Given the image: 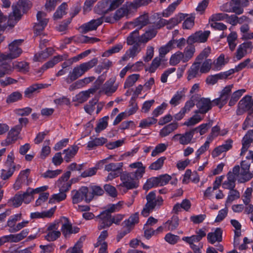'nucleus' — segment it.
Wrapping results in <instances>:
<instances>
[{"mask_svg":"<svg viewBox=\"0 0 253 253\" xmlns=\"http://www.w3.org/2000/svg\"><path fill=\"white\" fill-rule=\"evenodd\" d=\"M178 127L177 123H172L163 127L159 132V136L161 137H165L176 130Z\"/></svg>","mask_w":253,"mask_h":253,"instance_id":"bb28decb","label":"nucleus"},{"mask_svg":"<svg viewBox=\"0 0 253 253\" xmlns=\"http://www.w3.org/2000/svg\"><path fill=\"white\" fill-rule=\"evenodd\" d=\"M78 149L77 146L73 145L64 150V160L66 162L70 161L71 159L75 156Z\"/></svg>","mask_w":253,"mask_h":253,"instance_id":"a18cd8bd","label":"nucleus"},{"mask_svg":"<svg viewBox=\"0 0 253 253\" xmlns=\"http://www.w3.org/2000/svg\"><path fill=\"white\" fill-rule=\"evenodd\" d=\"M246 91L245 89H241L234 91L231 96V98L229 102V105L230 106L234 105Z\"/></svg>","mask_w":253,"mask_h":253,"instance_id":"603ef678","label":"nucleus"},{"mask_svg":"<svg viewBox=\"0 0 253 253\" xmlns=\"http://www.w3.org/2000/svg\"><path fill=\"white\" fill-rule=\"evenodd\" d=\"M98 222V228L101 230L111 226V214L104 211L95 217Z\"/></svg>","mask_w":253,"mask_h":253,"instance_id":"f8f14e48","label":"nucleus"},{"mask_svg":"<svg viewBox=\"0 0 253 253\" xmlns=\"http://www.w3.org/2000/svg\"><path fill=\"white\" fill-rule=\"evenodd\" d=\"M116 78L112 77L107 81L103 85L101 92L107 96H110L115 92L118 88V84H116Z\"/></svg>","mask_w":253,"mask_h":253,"instance_id":"f3484780","label":"nucleus"},{"mask_svg":"<svg viewBox=\"0 0 253 253\" xmlns=\"http://www.w3.org/2000/svg\"><path fill=\"white\" fill-rule=\"evenodd\" d=\"M182 0H177L170 4L167 8L163 11L162 15L164 17H168L171 15Z\"/></svg>","mask_w":253,"mask_h":253,"instance_id":"2f4dec72","label":"nucleus"},{"mask_svg":"<svg viewBox=\"0 0 253 253\" xmlns=\"http://www.w3.org/2000/svg\"><path fill=\"white\" fill-rule=\"evenodd\" d=\"M55 211V209L51 208L49 210L45 211L40 212H31L30 214V217L31 219H37V218H43L45 217H51Z\"/></svg>","mask_w":253,"mask_h":253,"instance_id":"c85d7f7f","label":"nucleus"},{"mask_svg":"<svg viewBox=\"0 0 253 253\" xmlns=\"http://www.w3.org/2000/svg\"><path fill=\"white\" fill-rule=\"evenodd\" d=\"M178 225L179 219L178 217L173 216L165 223V231H173L177 228Z\"/></svg>","mask_w":253,"mask_h":253,"instance_id":"7c9ffc66","label":"nucleus"},{"mask_svg":"<svg viewBox=\"0 0 253 253\" xmlns=\"http://www.w3.org/2000/svg\"><path fill=\"white\" fill-rule=\"evenodd\" d=\"M22 40H16L9 44V53L6 55H2L0 57L2 60L14 59L18 57L22 53V49L18 46L22 42Z\"/></svg>","mask_w":253,"mask_h":253,"instance_id":"423d86ee","label":"nucleus"},{"mask_svg":"<svg viewBox=\"0 0 253 253\" xmlns=\"http://www.w3.org/2000/svg\"><path fill=\"white\" fill-rule=\"evenodd\" d=\"M146 198L147 203L141 211V214L144 217L148 216L156 207L160 206L163 202L161 196L156 197L155 191L150 192Z\"/></svg>","mask_w":253,"mask_h":253,"instance_id":"f257e3e1","label":"nucleus"},{"mask_svg":"<svg viewBox=\"0 0 253 253\" xmlns=\"http://www.w3.org/2000/svg\"><path fill=\"white\" fill-rule=\"evenodd\" d=\"M194 130H190L183 133H177L174 135L172 138V140L177 141L182 145H187L195 142L194 138Z\"/></svg>","mask_w":253,"mask_h":253,"instance_id":"39448f33","label":"nucleus"},{"mask_svg":"<svg viewBox=\"0 0 253 253\" xmlns=\"http://www.w3.org/2000/svg\"><path fill=\"white\" fill-rule=\"evenodd\" d=\"M97 59L94 58L87 62H84L80 64V65L84 74L85 72H87L89 70L95 66L97 64Z\"/></svg>","mask_w":253,"mask_h":253,"instance_id":"680f3d73","label":"nucleus"},{"mask_svg":"<svg viewBox=\"0 0 253 253\" xmlns=\"http://www.w3.org/2000/svg\"><path fill=\"white\" fill-rule=\"evenodd\" d=\"M253 48V45L251 42H245L240 44L238 46L235 53L237 60H240L248 53H251Z\"/></svg>","mask_w":253,"mask_h":253,"instance_id":"2eb2a0df","label":"nucleus"},{"mask_svg":"<svg viewBox=\"0 0 253 253\" xmlns=\"http://www.w3.org/2000/svg\"><path fill=\"white\" fill-rule=\"evenodd\" d=\"M198 110L195 113H200L201 114H206L212 108V103L211 100L208 98H201L196 104Z\"/></svg>","mask_w":253,"mask_h":253,"instance_id":"aec40b11","label":"nucleus"},{"mask_svg":"<svg viewBox=\"0 0 253 253\" xmlns=\"http://www.w3.org/2000/svg\"><path fill=\"white\" fill-rule=\"evenodd\" d=\"M237 168H233L232 170L229 171L226 175V179L222 183V187L225 189L235 188L236 180H237V176L236 174L237 172Z\"/></svg>","mask_w":253,"mask_h":253,"instance_id":"ddd939ff","label":"nucleus"},{"mask_svg":"<svg viewBox=\"0 0 253 253\" xmlns=\"http://www.w3.org/2000/svg\"><path fill=\"white\" fill-rule=\"evenodd\" d=\"M133 12L129 2H126L122 7L117 9L113 15H110L105 18V22L114 23L121 20L122 18L127 17L131 13Z\"/></svg>","mask_w":253,"mask_h":253,"instance_id":"7ed1b4c3","label":"nucleus"},{"mask_svg":"<svg viewBox=\"0 0 253 253\" xmlns=\"http://www.w3.org/2000/svg\"><path fill=\"white\" fill-rule=\"evenodd\" d=\"M62 55L55 56L51 60L44 63L41 67V70L43 71L53 67L55 64L63 59Z\"/></svg>","mask_w":253,"mask_h":253,"instance_id":"58836bf2","label":"nucleus"},{"mask_svg":"<svg viewBox=\"0 0 253 253\" xmlns=\"http://www.w3.org/2000/svg\"><path fill=\"white\" fill-rule=\"evenodd\" d=\"M222 231L220 228H217L214 232H210L207 235V240L209 243L211 244L215 242H220L222 241Z\"/></svg>","mask_w":253,"mask_h":253,"instance_id":"a878e982","label":"nucleus"},{"mask_svg":"<svg viewBox=\"0 0 253 253\" xmlns=\"http://www.w3.org/2000/svg\"><path fill=\"white\" fill-rule=\"evenodd\" d=\"M22 98V93L18 91H16L12 92L7 96L6 99V102L8 104H10L20 100Z\"/></svg>","mask_w":253,"mask_h":253,"instance_id":"4d7b16f0","label":"nucleus"},{"mask_svg":"<svg viewBox=\"0 0 253 253\" xmlns=\"http://www.w3.org/2000/svg\"><path fill=\"white\" fill-rule=\"evenodd\" d=\"M186 91V89L184 88L177 91L169 101L170 104L174 107L178 105L181 99L185 96Z\"/></svg>","mask_w":253,"mask_h":253,"instance_id":"c756f323","label":"nucleus"},{"mask_svg":"<svg viewBox=\"0 0 253 253\" xmlns=\"http://www.w3.org/2000/svg\"><path fill=\"white\" fill-rule=\"evenodd\" d=\"M54 49L52 47H46L44 50L39 52L38 55L36 54L35 57L37 58L38 60L40 61L48 58L49 56L52 55Z\"/></svg>","mask_w":253,"mask_h":253,"instance_id":"6e6d98bb","label":"nucleus"},{"mask_svg":"<svg viewBox=\"0 0 253 253\" xmlns=\"http://www.w3.org/2000/svg\"><path fill=\"white\" fill-rule=\"evenodd\" d=\"M71 194L73 204H78L84 201L82 187L78 190H73Z\"/></svg>","mask_w":253,"mask_h":253,"instance_id":"864d4df0","label":"nucleus"},{"mask_svg":"<svg viewBox=\"0 0 253 253\" xmlns=\"http://www.w3.org/2000/svg\"><path fill=\"white\" fill-rule=\"evenodd\" d=\"M123 48V44L121 43H118L105 51L102 55L103 57H109L114 53H118Z\"/></svg>","mask_w":253,"mask_h":253,"instance_id":"5fc2aeb1","label":"nucleus"},{"mask_svg":"<svg viewBox=\"0 0 253 253\" xmlns=\"http://www.w3.org/2000/svg\"><path fill=\"white\" fill-rule=\"evenodd\" d=\"M241 169L239 165L235 166L233 168H237V180L240 183H244L250 180L253 177V172L250 171L251 163L249 161L243 160L241 162Z\"/></svg>","mask_w":253,"mask_h":253,"instance_id":"f03ea898","label":"nucleus"},{"mask_svg":"<svg viewBox=\"0 0 253 253\" xmlns=\"http://www.w3.org/2000/svg\"><path fill=\"white\" fill-rule=\"evenodd\" d=\"M128 168L131 170L135 169L130 173L138 180L141 179L145 173L146 167L141 162L131 163L129 165Z\"/></svg>","mask_w":253,"mask_h":253,"instance_id":"6e6552de","label":"nucleus"},{"mask_svg":"<svg viewBox=\"0 0 253 253\" xmlns=\"http://www.w3.org/2000/svg\"><path fill=\"white\" fill-rule=\"evenodd\" d=\"M210 34V31H205L204 32L201 31L196 32L189 36L187 39L188 44H192L194 42H204L207 41L208 37Z\"/></svg>","mask_w":253,"mask_h":253,"instance_id":"6ab92c4d","label":"nucleus"},{"mask_svg":"<svg viewBox=\"0 0 253 253\" xmlns=\"http://www.w3.org/2000/svg\"><path fill=\"white\" fill-rule=\"evenodd\" d=\"M103 23L102 17L96 19H92L90 21L83 24L80 29L83 33H86L88 32L95 30L97 27Z\"/></svg>","mask_w":253,"mask_h":253,"instance_id":"412c9836","label":"nucleus"},{"mask_svg":"<svg viewBox=\"0 0 253 253\" xmlns=\"http://www.w3.org/2000/svg\"><path fill=\"white\" fill-rule=\"evenodd\" d=\"M200 63L195 62L190 67L187 72V79L190 81L196 78L200 72Z\"/></svg>","mask_w":253,"mask_h":253,"instance_id":"473e14b6","label":"nucleus"},{"mask_svg":"<svg viewBox=\"0 0 253 253\" xmlns=\"http://www.w3.org/2000/svg\"><path fill=\"white\" fill-rule=\"evenodd\" d=\"M140 39V36H139L138 31L136 30L131 32L127 37V43L128 45L135 44V45H139V43H141Z\"/></svg>","mask_w":253,"mask_h":253,"instance_id":"4c0bfd02","label":"nucleus"},{"mask_svg":"<svg viewBox=\"0 0 253 253\" xmlns=\"http://www.w3.org/2000/svg\"><path fill=\"white\" fill-rule=\"evenodd\" d=\"M166 158L164 156L159 158L155 162L152 163L149 167V169L152 170H157L161 169L163 166Z\"/></svg>","mask_w":253,"mask_h":253,"instance_id":"0e129e2a","label":"nucleus"},{"mask_svg":"<svg viewBox=\"0 0 253 253\" xmlns=\"http://www.w3.org/2000/svg\"><path fill=\"white\" fill-rule=\"evenodd\" d=\"M233 88V84H229L226 85L221 91L220 96L213 100L214 102L221 108L227 102L229 99L232 89Z\"/></svg>","mask_w":253,"mask_h":253,"instance_id":"1a4fd4ad","label":"nucleus"},{"mask_svg":"<svg viewBox=\"0 0 253 253\" xmlns=\"http://www.w3.org/2000/svg\"><path fill=\"white\" fill-rule=\"evenodd\" d=\"M12 70V67L10 64L5 61L0 64V78L6 74H9Z\"/></svg>","mask_w":253,"mask_h":253,"instance_id":"774afa93","label":"nucleus"},{"mask_svg":"<svg viewBox=\"0 0 253 253\" xmlns=\"http://www.w3.org/2000/svg\"><path fill=\"white\" fill-rule=\"evenodd\" d=\"M106 142L107 139L106 138L103 137L95 138L88 142L87 147L88 149L91 150L95 147L103 145Z\"/></svg>","mask_w":253,"mask_h":253,"instance_id":"37998d69","label":"nucleus"},{"mask_svg":"<svg viewBox=\"0 0 253 253\" xmlns=\"http://www.w3.org/2000/svg\"><path fill=\"white\" fill-rule=\"evenodd\" d=\"M180 61L184 63V58L182 52L177 51L171 56L169 59V64L171 66H175Z\"/></svg>","mask_w":253,"mask_h":253,"instance_id":"8fccbe9b","label":"nucleus"},{"mask_svg":"<svg viewBox=\"0 0 253 253\" xmlns=\"http://www.w3.org/2000/svg\"><path fill=\"white\" fill-rule=\"evenodd\" d=\"M182 240L185 243L189 244L191 249H197V247L199 246L197 244L198 243L200 244L199 243L200 240L195 235L189 237H182Z\"/></svg>","mask_w":253,"mask_h":253,"instance_id":"09e8293b","label":"nucleus"},{"mask_svg":"<svg viewBox=\"0 0 253 253\" xmlns=\"http://www.w3.org/2000/svg\"><path fill=\"white\" fill-rule=\"evenodd\" d=\"M229 191L228 193V196L225 202V206H228L233 201L239 199L240 198L239 192L235 189L234 188L229 189Z\"/></svg>","mask_w":253,"mask_h":253,"instance_id":"a19ab883","label":"nucleus"},{"mask_svg":"<svg viewBox=\"0 0 253 253\" xmlns=\"http://www.w3.org/2000/svg\"><path fill=\"white\" fill-rule=\"evenodd\" d=\"M120 179L122 183L119 186L125 187L127 189H131L138 186V180L129 172L121 175Z\"/></svg>","mask_w":253,"mask_h":253,"instance_id":"0eeeda50","label":"nucleus"},{"mask_svg":"<svg viewBox=\"0 0 253 253\" xmlns=\"http://www.w3.org/2000/svg\"><path fill=\"white\" fill-rule=\"evenodd\" d=\"M237 34L235 32H231L227 38L229 49L231 51L234 50L237 45Z\"/></svg>","mask_w":253,"mask_h":253,"instance_id":"3c124183","label":"nucleus"},{"mask_svg":"<svg viewBox=\"0 0 253 253\" xmlns=\"http://www.w3.org/2000/svg\"><path fill=\"white\" fill-rule=\"evenodd\" d=\"M95 78L93 76L85 77L83 79L76 81L74 83V86L75 87L78 88H81L93 82Z\"/></svg>","mask_w":253,"mask_h":253,"instance_id":"052dcab7","label":"nucleus"},{"mask_svg":"<svg viewBox=\"0 0 253 253\" xmlns=\"http://www.w3.org/2000/svg\"><path fill=\"white\" fill-rule=\"evenodd\" d=\"M48 85L43 84H34L29 87H27L24 92V97L25 98L31 99L35 95L40 92V90L48 87Z\"/></svg>","mask_w":253,"mask_h":253,"instance_id":"a211bd4d","label":"nucleus"},{"mask_svg":"<svg viewBox=\"0 0 253 253\" xmlns=\"http://www.w3.org/2000/svg\"><path fill=\"white\" fill-rule=\"evenodd\" d=\"M46 14L42 11H38L37 14V19L38 21L34 27V34L37 36L40 35L42 31L44 29L46 26L48 20L47 18H43Z\"/></svg>","mask_w":253,"mask_h":253,"instance_id":"4468645a","label":"nucleus"},{"mask_svg":"<svg viewBox=\"0 0 253 253\" xmlns=\"http://www.w3.org/2000/svg\"><path fill=\"white\" fill-rule=\"evenodd\" d=\"M21 130V126H16L12 128L8 132L6 139L2 142V145L7 146L15 143L19 138V134Z\"/></svg>","mask_w":253,"mask_h":253,"instance_id":"9b49d317","label":"nucleus"},{"mask_svg":"<svg viewBox=\"0 0 253 253\" xmlns=\"http://www.w3.org/2000/svg\"><path fill=\"white\" fill-rule=\"evenodd\" d=\"M94 10L95 13L98 14H104L109 10L108 2L106 0H103L98 2L95 6Z\"/></svg>","mask_w":253,"mask_h":253,"instance_id":"c9c22d12","label":"nucleus"},{"mask_svg":"<svg viewBox=\"0 0 253 253\" xmlns=\"http://www.w3.org/2000/svg\"><path fill=\"white\" fill-rule=\"evenodd\" d=\"M247 96L243 97L239 102V110L237 111L238 115L240 114L239 111L242 110L244 111H248L250 114L253 112V100L249 99L247 100Z\"/></svg>","mask_w":253,"mask_h":253,"instance_id":"b1692460","label":"nucleus"},{"mask_svg":"<svg viewBox=\"0 0 253 253\" xmlns=\"http://www.w3.org/2000/svg\"><path fill=\"white\" fill-rule=\"evenodd\" d=\"M10 201L14 207L18 208L22 205L23 202L26 204H29L31 201V197H30L26 190L23 193L21 192H18L11 199Z\"/></svg>","mask_w":253,"mask_h":253,"instance_id":"9d476101","label":"nucleus"},{"mask_svg":"<svg viewBox=\"0 0 253 253\" xmlns=\"http://www.w3.org/2000/svg\"><path fill=\"white\" fill-rule=\"evenodd\" d=\"M7 16L3 15L0 9V44L4 40V37L2 34L7 27Z\"/></svg>","mask_w":253,"mask_h":253,"instance_id":"79ce46f5","label":"nucleus"},{"mask_svg":"<svg viewBox=\"0 0 253 253\" xmlns=\"http://www.w3.org/2000/svg\"><path fill=\"white\" fill-rule=\"evenodd\" d=\"M187 15V14L178 13L168 20L163 19L160 22L163 25H167L168 29H171L183 21Z\"/></svg>","mask_w":253,"mask_h":253,"instance_id":"dca6fc26","label":"nucleus"},{"mask_svg":"<svg viewBox=\"0 0 253 253\" xmlns=\"http://www.w3.org/2000/svg\"><path fill=\"white\" fill-rule=\"evenodd\" d=\"M139 220V214L138 213H135L132 214L127 219L125 220L123 222V224L126 228H129L131 229L133 226Z\"/></svg>","mask_w":253,"mask_h":253,"instance_id":"ea45409f","label":"nucleus"},{"mask_svg":"<svg viewBox=\"0 0 253 253\" xmlns=\"http://www.w3.org/2000/svg\"><path fill=\"white\" fill-rule=\"evenodd\" d=\"M139 74H132L129 76L124 83V88H129L134 85L139 78Z\"/></svg>","mask_w":253,"mask_h":253,"instance_id":"e2e57ef3","label":"nucleus"},{"mask_svg":"<svg viewBox=\"0 0 253 253\" xmlns=\"http://www.w3.org/2000/svg\"><path fill=\"white\" fill-rule=\"evenodd\" d=\"M174 40L169 41L166 45L161 46L159 50V56L163 57L171 49L174 47Z\"/></svg>","mask_w":253,"mask_h":253,"instance_id":"49530a36","label":"nucleus"},{"mask_svg":"<svg viewBox=\"0 0 253 253\" xmlns=\"http://www.w3.org/2000/svg\"><path fill=\"white\" fill-rule=\"evenodd\" d=\"M233 141L231 139L227 140L222 145L215 148L211 153L213 158L217 157L222 153L229 150L232 147Z\"/></svg>","mask_w":253,"mask_h":253,"instance_id":"4be33fe9","label":"nucleus"},{"mask_svg":"<svg viewBox=\"0 0 253 253\" xmlns=\"http://www.w3.org/2000/svg\"><path fill=\"white\" fill-rule=\"evenodd\" d=\"M191 202L188 199L183 200L181 204H176L173 208L172 211L174 213H178L183 209L186 211H188L191 208Z\"/></svg>","mask_w":253,"mask_h":253,"instance_id":"72a5a7b5","label":"nucleus"},{"mask_svg":"<svg viewBox=\"0 0 253 253\" xmlns=\"http://www.w3.org/2000/svg\"><path fill=\"white\" fill-rule=\"evenodd\" d=\"M98 88V87L95 86L87 90L82 91L77 95V98L79 102H83L85 101L90 96V94L95 93Z\"/></svg>","mask_w":253,"mask_h":253,"instance_id":"f704fd0d","label":"nucleus"},{"mask_svg":"<svg viewBox=\"0 0 253 253\" xmlns=\"http://www.w3.org/2000/svg\"><path fill=\"white\" fill-rule=\"evenodd\" d=\"M184 50L182 54L184 58V63L187 62L189 61L194 56L195 52V48L192 44H189Z\"/></svg>","mask_w":253,"mask_h":253,"instance_id":"e433bc0d","label":"nucleus"},{"mask_svg":"<svg viewBox=\"0 0 253 253\" xmlns=\"http://www.w3.org/2000/svg\"><path fill=\"white\" fill-rule=\"evenodd\" d=\"M157 33L155 29H151L146 31L144 34L140 36V42L146 43L149 41L154 38Z\"/></svg>","mask_w":253,"mask_h":253,"instance_id":"de8ad7c7","label":"nucleus"},{"mask_svg":"<svg viewBox=\"0 0 253 253\" xmlns=\"http://www.w3.org/2000/svg\"><path fill=\"white\" fill-rule=\"evenodd\" d=\"M109 117L105 116L100 119L96 127H95V131L99 133L105 129L108 126V120Z\"/></svg>","mask_w":253,"mask_h":253,"instance_id":"69168bd1","label":"nucleus"},{"mask_svg":"<svg viewBox=\"0 0 253 253\" xmlns=\"http://www.w3.org/2000/svg\"><path fill=\"white\" fill-rule=\"evenodd\" d=\"M84 74L81 65L77 66L74 68L72 71L70 72L69 77L71 80H75Z\"/></svg>","mask_w":253,"mask_h":253,"instance_id":"13d9d810","label":"nucleus"},{"mask_svg":"<svg viewBox=\"0 0 253 253\" xmlns=\"http://www.w3.org/2000/svg\"><path fill=\"white\" fill-rule=\"evenodd\" d=\"M14 154L13 151H11L7 155L6 161L4 164V167L6 170H10L11 171L14 172L17 169L20 168L19 165H16L14 163Z\"/></svg>","mask_w":253,"mask_h":253,"instance_id":"5701e85b","label":"nucleus"},{"mask_svg":"<svg viewBox=\"0 0 253 253\" xmlns=\"http://www.w3.org/2000/svg\"><path fill=\"white\" fill-rule=\"evenodd\" d=\"M31 4L28 0H19L18 4L16 5H12V15H9V17H14V19L17 22L19 21L21 17L20 9L22 8L23 12H26L30 8Z\"/></svg>","mask_w":253,"mask_h":253,"instance_id":"20e7f679","label":"nucleus"},{"mask_svg":"<svg viewBox=\"0 0 253 253\" xmlns=\"http://www.w3.org/2000/svg\"><path fill=\"white\" fill-rule=\"evenodd\" d=\"M80 228L76 226H73L68 219L64 217V238H69L72 234L79 232Z\"/></svg>","mask_w":253,"mask_h":253,"instance_id":"393cba45","label":"nucleus"},{"mask_svg":"<svg viewBox=\"0 0 253 253\" xmlns=\"http://www.w3.org/2000/svg\"><path fill=\"white\" fill-rule=\"evenodd\" d=\"M157 122V120L154 117H148L145 119L140 121L139 126L142 128H146L149 127L151 125L155 124Z\"/></svg>","mask_w":253,"mask_h":253,"instance_id":"bf43d9fd","label":"nucleus"},{"mask_svg":"<svg viewBox=\"0 0 253 253\" xmlns=\"http://www.w3.org/2000/svg\"><path fill=\"white\" fill-rule=\"evenodd\" d=\"M159 186L158 177H153L148 179L143 186L144 189L148 190L150 188Z\"/></svg>","mask_w":253,"mask_h":253,"instance_id":"338daca9","label":"nucleus"},{"mask_svg":"<svg viewBox=\"0 0 253 253\" xmlns=\"http://www.w3.org/2000/svg\"><path fill=\"white\" fill-rule=\"evenodd\" d=\"M148 23L149 17L147 14L140 15L133 22L134 26L139 29H141L146 26Z\"/></svg>","mask_w":253,"mask_h":253,"instance_id":"c03bdc74","label":"nucleus"},{"mask_svg":"<svg viewBox=\"0 0 253 253\" xmlns=\"http://www.w3.org/2000/svg\"><path fill=\"white\" fill-rule=\"evenodd\" d=\"M21 218V213H16L11 215L8 219L6 226L9 227L8 231L10 233H14V231L15 228L16 223L20 220Z\"/></svg>","mask_w":253,"mask_h":253,"instance_id":"cd10ccee","label":"nucleus"}]
</instances>
